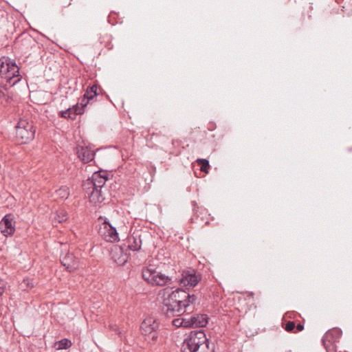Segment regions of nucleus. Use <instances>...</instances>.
<instances>
[{
  "instance_id": "f257e3e1",
  "label": "nucleus",
  "mask_w": 352,
  "mask_h": 352,
  "mask_svg": "<svg viewBox=\"0 0 352 352\" xmlns=\"http://www.w3.org/2000/svg\"><path fill=\"white\" fill-rule=\"evenodd\" d=\"M197 299L195 294H190L184 289H177L164 300L162 311L169 318L180 316L185 312H192Z\"/></svg>"
},
{
  "instance_id": "f03ea898",
  "label": "nucleus",
  "mask_w": 352,
  "mask_h": 352,
  "mask_svg": "<svg viewBox=\"0 0 352 352\" xmlns=\"http://www.w3.org/2000/svg\"><path fill=\"white\" fill-rule=\"evenodd\" d=\"M182 352H215L214 344L210 343L204 331H192L183 340Z\"/></svg>"
},
{
  "instance_id": "7ed1b4c3",
  "label": "nucleus",
  "mask_w": 352,
  "mask_h": 352,
  "mask_svg": "<svg viewBox=\"0 0 352 352\" xmlns=\"http://www.w3.org/2000/svg\"><path fill=\"white\" fill-rule=\"evenodd\" d=\"M142 276L145 281L152 285L165 286L172 283L171 277L157 271L152 265L143 267Z\"/></svg>"
},
{
  "instance_id": "20e7f679",
  "label": "nucleus",
  "mask_w": 352,
  "mask_h": 352,
  "mask_svg": "<svg viewBox=\"0 0 352 352\" xmlns=\"http://www.w3.org/2000/svg\"><path fill=\"white\" fill-rule=\"evenodd\" d=\"M0 76L6 80L10 87L14 86L21 80L19 67L14 60L0 59Z\"/></svg>"
},
{
  "instance_id": "39448f33",
  "label": "nucleus",
  "mask_w": 352,
  "mask_h": 352,
  "mask_svg": "<svg viewBox=\"0 0 352 352\" xmlns=\"http://www.w3.org/2000/svg\"><path fill=\"white\" fill-rule=\"evenodd\" d=\"M159 320L153 316H147L142 321L140 329L145 340L150 344L156 343L159 336Z\"/></svg>"
},
{
  "instance_id": "423d86ee",
  "label": "nucleus",
  "mask_w": 352,
  "mask_h": 352,
  "mask_svg": "<svg viewBox=\"0 0 352 352\" xmlns=\"http://www.w3.org/2000/svg\"><path fill=\"white\" fill-rule=\"evenodd\" d=\"M35 128L32 122L20 119L16 126L15 138L19 144H27L34 138Z\"/></svg>"
},
{
  "instance_id": "0eeeda50",
  "label": "nucleus",
  "mask_w": 352,
  "mask_h": 352,
  "mask_svg": "<svg viewBox=\"0 0 352 352\" xmlns=\"http://www.w3.org/2000/svg\"><path fill=\"white\" fill-rule=\"evenodd\" d=\"M107 180L108 173L107 171H96L93 173L91 177L85 182L84 186L87 189H102Z\"/></svg>"
},
{
  "instance_id": "6e6552de",
  "label": "nucleus",
  "mask_w": 352,
  "mask_h": 352,
  "mask_svg": "<svg viewBox=\"0 0 352 352\" xmlns=\"http://www.w3.org/2000/svg\"><path fill=\"white\" fill-rule=\"evenodd\" d=\"M60 259L61 264L70 272L79 267V258L69 251L62 250Z\"/></svg>"
},
{
  "instance_id": "1a4fd4ad",
  "label": "nucleus",
  "mask_w": 352,
  "mask_h": 352,
  "mask_svg": "<svg viewBox=\"0 0 352 352\" xmlns=\"http://www.w3.org/2000/svg\"><path fill=\"white\" fill-rule=\"evenodd\" d=\"M14 217L12 214H6L0 221V230L3 236L8 237L15 232Z\"/></svg>"
},
{
  "instance_id": "9d476101",
  "label": "nucleus",
  "mask_w": 352,
  "mask_h": 352,
  "mask_svg": "<svg viewBox=\"0 0 352 352\" xmlns=\"http://www.w3.org/2000/svg\"><path fill=\"white\" fill-rule=\"evenodd\" d=\"M100 233L104 239L109 242H115L118 240V233L115 227L106 219L103 223V228H100Z\"/></svg>"
},
{
  "instance_id": "9b49d317",
  "label": "nucleus",
  "mask_w": 352,
  "mask_h": 352,
  "mask_svg": "<svg viewBox=\"0 0 352 352\" xmlns=\"http://www.w3.org/2000/svg\"><path fill=\"white\" fill-rule=\"evenodd\" d=\"M200 278L195 273L184 272L179 283L180 286L186 287H193L199 282Z\"/></svg>"
},
{
  "instance_id": "f8f14e48",
  "label": "nucleus",
  "mask_w": 352,
  "mask_h": 352,
  "mask_svg": "<svg viewBox=\"0 0 352 352\" xmlns=\"http://www.w3.org/2000/svg\"><path fill=\"white\" fill-rule=\"evenodd\" d=\"M208 316L205 314H195L187 318L186 328L204 327L208 324Z\"/></svg>"
},
{
  "instance_id": "ddd939ff",
  "label": "nucleus",
  "mask_w": 352,
  "mask_h": 352,
  "mask_svg": "<svg viewBox=\"0 0 352 352\" xmlns=\"http://www.w3.org/2000/svg\"><path fill=\"white\" fill-rule=\"evenodd\" d=\"M76 153L78 158L84 163H88L92 161L94 158L95 153L88 147H77Z\"/></svg>"
},
{
  "instance_id": "4468645a",
  "label": "nucleus",
  "mask_w": 352,
  "mask_h": 352,
  "mask_svg": "<svg viewBox=\"0 0 352 352\" xmlns=\"http://www.w3.org/2000/svg\"><path fill=\"white\" fill-rule=\"evenodd\" d=\"M128 248L132 251H138L141 249L142 240L140 236L133 233L126 238Z\"/></svg>"
},
{
  "instance_id": "2eb2a0df",
  "label": "nucleus",
  "mask_w": 352,
  "mask_h": 352,
  "mask_svg": "<svg viewBox=\"0 0 352 352\" xmlns=\"http://www.w3.org/2000/svg\"><path fill=\"white\" fill-rule=\"evenodd\" d=\"M82 114V107H79V104H77L73 106L72 108H68L65 111L60 112V116L64 118L75 119L76 115Z\"/></svg>"
},
{
  "instance_id": "dca6fc26",
  "label": "nucleus",
  "mask_w": 352,
  "mask_h": 352,
  "mask_svg": "<svg viewBox=\"0 0 352 352\" xmlns=\"http://www.w3.org/2000/svg\"><path fill=\"white\" fill-rule=\"evenodd\" d=\"M104 199L101 189L92 188L91 192L89 194V201L94 204L101 203Z\"/></svg>"
},
{
  "instance_id": "f3484780",
  "label": "nucleus",
  "mask_w": 352,
  "mask_h": 352,
  "mask_svg": "<svg viewBox=\"0 0 352 352\" xmlns=\"http://www.w3.org/2000/svg\"><path fill=\"white\" fill-rule=\"evenodd\" d=\"M322 342L326 349L327 352H334L336 349V340L334 339L333 336H330L328 339H325V334L324 335Z\"/></svg>"
},
{
  "instance_id": "a211bd4d",
  "label": "nucleus",
  "mask_w": 352,
  "mask_h": 352,
  "mask_svg": "<svg viewBox=\"0 0 352 352\" xmlns=\"http://www.w3.org/2000/svg\"><path fill=\"white\" fill-rule=\"evenodd\" d=\"M54 196L62 200L67 199L69 196V190L67 186H63L55 190Z\"/></svg>"
},
{
  "instance_id": "6ab92c4d",
  "label": "nucleus",
  "mask_w": 352,
  "mask_h": 352,
  "mask_svg": "<svg viewBox=\"0 0 352 352\" xmlns=\"http://www.w3.org/2000/svg\"><path fill=\"white\" fill-rule=\"evenodd\" d=\"M84 95L88 98V100H93L94 97L98 95L97 85L89 86Z\"/></svg>"
},
{
  "instance_id": "aec40b11",
  "label": "nucleus",
  "mask_w": 352,
  "mask_h": 352,
  "mask_svg": "<svg viewBox=\"0 0 352 352\" xmlns=\"http://www.w3.org/2000/svg\"><path fill=\"white\" fill-rule=\"evenodd\" d=\"M342 336V330L338 328H333L329 330L325 333V339H328L330 336H333L334 339L338 342Z\"/></svg>"
},
{
  "instance_id": "412c9836",
  "label": "nucleus",
  "mask_w": 352,
  "mask_h": 352,
  "mask_svg": "<svg viewBox=\"0 0 352 352\" xmlns=\"http://www.w3.org/2000/svg\"><path fill=\"white\" fill-rule=\"evenodd\" d=\"M197 163L200 166V170L202 172L208 173L210 167L209 161L206 159H197Z\"/></svg>"
},
{
  "instance_id": "4be33fe9",
  "label": "nucleus",
  "mask_w": 352,
  "mask_h": 352,
  "mask_svg": "<svg viewBox=\"0 0 352 352\" xmlns=\"http://www.w3.org/2000/svg\"><path fill=\"white\" fill-rule=\"evenodd\" d=\"M188 321H187L186 318H175L173 320L172 323L175 327H184L186 328V324H188Z\"/></svg>"
},
{
  "instance_id": "5701e85b",
  "label": "nucleus",
  "mask_w": 352,
  "mask_h": 352,
  "mask_svg": "<svg viewBox=\"0 0 352 352\" xmlns=\"http://www.w3.org/2000/svg\"><path fill=\"white\" fill-rule=\"evenodd\" d=\"M72 345L70 340L64 338L58 342V349H67Z\"/></svg>"
},
{
  "instance_id": "b1692460",
  "label": "nucleus",
  "mask_w": 352,
  "mask_h": 352,
  "mask_svg": "<svg viewBox=\"0 0 352 352\" xmlns=\"http://www.w3.org/2000/svg\"><path fill=\"white\" fill-rule=\"evenodd\" d=\"M110 329L115 332L120 338L123 336L122 330L116 324H112L109 325Z\"/></svg>"
},
{
  "instance_id": "393cba45",
  "label": "nucleus",
  "mask_w": 352,
  "mask_h": 352,
  "mask_svg": "<svg viewBox=\"0 0 352 352\" xmlns=\"http://www.w3.org/2000/svg\"><path fill=\"white\" fill-rule=\"evenodd\" d=\"M296 324L294 321H289L285 324V329L288 332H292L294 330Z\"/></svg>"
},
{
  "instance_id": "a878e982",
  "label": "nucleus",
  "mask_w": 352,
  "mask_h": 352,
  "mask_svg": "<svg viewBox=\"0 0 352 352\" xmlns=\"http://www.w3.org/2000/svg\"><path fill=\"white\" fill-rule=\"evenodd\" d=\"M90 101L91 100H88L87 97H86L85 95L83 96L82 98L81 99L80 105H79V107H82V113L85 111V107H87Z\"/></svg>"
},
{
  "instance_id": "bb28decb",
  "label": "nucleus",
  "mask_w": 352,
  "mask_h": 352,
  "mask_svg": "<svg viewBox=\"0 0 352 352\" xmlns=\"http://www.w3.org/2000/svg\"><path fill=\"white\" fill-rule=\"evenodd\" d=\"M67 219V214L66 212L62 210L58 214V221L61 223L65 221Z\"/></svg>"
},
{
  "instance_id": "cd10ccee",
  "label": "nucleus",
  "mask_w": 352,
  "mask_h": 352,
  "mask_svg": "<svg viewBox=\"0 0 352 352\" xmlns=\"http://www.w3.org/2000/svg\"><path fill=\"white\" fill-rule=\"evenodd\" d=\"M6 88L4 85H0V99L4 98L6 101L8 100V98L6 96Z\"/></svg>"
},
{
  "instance_id": "c85d7f7f",
  "label": "nucleus",
  "mask_w": 352,
  "mask_h": 352,
  "mask_svg": "<svg viewBox=\"0 0 352 352\" xmlns=\"http://www.w3.org/2000/svg\"><path fill=\"white\" fill-rule=\"evenodd\" d=\"M298 331H301L304 329V325L302 324H298L296 327Z\"/></svg>"
},
{
  "instance_id": "c756f323",
  "label": "nucleus",
  "mask_w": 352,
  "mask_h": 352,
  "mask_svg": "<svg viewBox=\"0 0 352 352\" xmlns=\"http://www.w3.org/2000/svg\"><path fill=\"white\" fill-rule=\"evenodd\" d=\"M24 283H25L27 285V287H30V288H32L33 287L34 285L33 283H30L29 280H24Z\"/></svg>"
},
{
  "instance_id": "7c9ffc66",
  "label": "nucleus",
  "mask_w": 352,
  "mask_h": 352,
  "mask_svg": "<svg viewBox=\"0 0 352 352\" xmlns=\"http://www.w3.org/2000/svg\"><path fill=\"white\" fill-rule=\"evenodd\" d=\"M192 206H193V210H195V206H196V203H195V201H192Z\"/></svg>"
},
{
  "instance_id": "2f4dec72",
  "label": "nucleus",
  "mask_w": 352,
  "mask_h": 352,
  "mask_svg": "<svg viewBox=\"0 0 352 352\" xmlns=\"http://www.w3.org/2000/svg\"><path fill=\"white\" fill-rule=\"evenodd\" d=\"M2 292H3V289L1 287H0V294H1Z\"/></svg>"
}]
</instances>
